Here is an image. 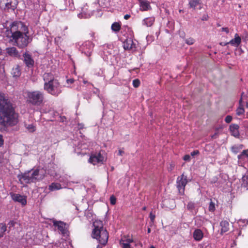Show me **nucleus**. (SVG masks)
<instances>
[{"label": "nucleus", "mask_w": 248, "mask_h": 248, "mask_svg": "<svg viewBox=\"0 0 248 248\" xmlns=\"http://www.w3.org/2000/svg\"><path fill=\"white\" fill-rule=\"evenodd\" d=\"M18 122V114L8 98L0 93V131H5L8 126L16 125Z\"/></svg>", "instance_id": "obj_1"}, {"label": "nucleus", "mask_w": 248, "mask_h": 248, "mask_svg": "<svg viewBox=\"0 0 248 248\" xmlns=\"http://www.w3.org/2000/svg\"><path fill=\"white\" fill-rule=\"evenodd\" d=\"M10 26V29H6L5 35L19 47L26 46L31 41L27 26L20 21L13 22Z\"/></svg>", "instance_id": "obj_2"}, {"label": "nucleus", "mask_w": 248, "mask_h": 248, "mask_svg": "<svg viewBox=\"0 0 248 248\" xmlns=\"http://www.w3.org/2000/svg\"><path fill=\"white\" fill-rule=\"evenodd\" d=\"M43 79L44 81V89L47 93L57 96L62 93V86L52 74L45 73L43 75Z\"/></svg>", "instance_id": "obj_3"}, {"label": "nucleus", "mask_w": 248, "mask_h": 248, "mask_svg": "<svg viewBox=\"0 0 248 248\" xmlns=\"http://www.w3.org/2000/svg\"><path fill=\"white\" fill-rule=\"evenodd\" d=\"M93 227L92 237L96 239L100 244L105 246L108 241V233L104 228L102 221L95 220L93 223Z\"/></svg>", "instance_id": "obj_4"}, {"label": "nucleus", "mask_w": 248, "mask_h": 248, "mask_svg": "<svg viewBox=\"0 0 248 248\" xmlns=\"http://www.w3.org/2000/svg\"><path fill=\"white\" fill-rule=\"evenodd\" d=\"M45 171L43 168L37 169L33 171L30 170L24 173L19 174L17 178L21 184L34 183L43 179Z\"/></svg>", "instance_id": "obj_5"}, {"label": "nucleus", "mask_w": 248, "mask_h": 248, "mask_svg": "<svg viewBox=\"0 0 248 248\" xmlns=\"http://www.w3.org/2000/svg\"><path fill=\"white\" fill-rule=\"evenodd\" d=\"M27 101L34 106H40L44 101V94L40 91H29L27 93Z\"/></svg>", "instance_id": "obj_6"}, {"label": "nucleus", "mask_w": 248, "mask_h": 248, "mask_svg": "<svg viewBox=\"0 0 248 248\" xmlns=\"http://www.w3.org/2000/svg\"><path fill=\"white\" fill-rule=\"evenodd\" d=\"M106 156L104 152L101 151L95 153L91 155L89 161L93 165H101L103 164L105 160Z\"/></svg>", "instance_id": "obj_7"}, {"label": "nucleus", "mask_w": 248, "mask_h": 248, "mask_svg": "<svg viewBox=\"0 0 248 248\" xmlns=\"http://www.w3.org/2000/svg\"><path fill=\"white\" fill-rule=\"evenodd\" d=\"M78 45L79 46V49L82 53H84L87 56H90L91 55L94 46L93 43L88 41L81 44L79 43Z\"/></svg>", "instance_id": "obj_8"}, {"label": "nucleus", "mask_w": 248, "mask_h": 248, "mask_svg": "<svg viewBox=\"0 0 248 248\" xmlns=\"http://www.w3.org/2000/svg\"><path fill=\"white\" fill-rule=\"evenodd\" d=\"M187 183V177L182 174L181 176H179L177 179V187L179 192L181 194L184 193L185 186Z\"/></svg>", "instance_id": "obj_9"}, {"label": "nucleus", "mask_w": 248, "mask_h": 248, "mask_svg": "<svg viewBox=\"0 0 248 248\" xmlns=\"http://www.w3.org/2000/svg\"><path fill=\"white\" fill-rule=\"evenodd\" d=\"M0 4L5 5L7 9L14 10L17 4V0H0Z\"/></svg>", "instance_id": "obj_10"}, {"label": "nucleus", "mask_w": 248, "mask_h": 248, "mask_svg": "<svg viewBox=\"0 0 248 248\" xmlns=\"http://www.w3.org/2000/svg\"><path fill=\"white\" fill-rule=\"evenodd\" d=\"M12 200L21 203L22 205H25L27 203L26 197L19 194L11 193L10 194Z\"/></svg>", "instance_id": "obj_11"}, {"label": "nucleus", "mask_w": 248, "mask_h": 248, "mask_svg": "<svg viewBox=\"0 0 248 248\" xmlns=\"http://www.w3.org/2000/svg\"><path fill=\"white\" fill-rule=\"evenodd\" d=\"M123 47L125 50H134L136 48V44L131 38H127L123 42Z\"/></svg>", "instance_id": "obj_12"}, {"label": "nucleus", "mask_w": 248, "mask_h": 248, "mask_svg": "<svg viewBox=\"0 0 248 248\" xmlns=\"http://www.w3.org/2000/svg\"><path fill=\"white\" fill-rule=\"evenodd\" d=\"M54 226L59 230L61 233L65 235L67 233V231L65 228V224L62 221H55L54 222Z\"/></svg>", "instance_id": "obj_13"}, {"label": "nucleus", "mask_w": 248, "mask_h": 248, "mask_svg": "<svg viewBox=\"0 0 248 248\" xmlns=\"http://www.w3.org/2000/svg\"><path fill=\"white\" fill-rule=\"evenodd\" d=\"M240 183L241 189L244 190L248 189V172H246L243 175L241 179L240 180Z\"/></svg>", "instance_id": "obj_14"}, {"label": "nucleus", "mask_w": 248, "mask_h": 248, "mask_svg": "<svg viewBox=\"0 0 248 248\" xmlns=\"http://www.w3.org/2000/svg\"><path fill=\"white\" fill-rule=\"evenodd\" d=\"M151 9L150 2L148 0H143L140 2V10L141 11H147Z\"/></svg>", "instance_id": "obj_15"}, {"label": "nucleus", "mask_w": 248, "mask_h": 248, "mask_svg": "<svg viewBox=\"0 0 248 248\" xmlns=\"http://www.w3.org/2000/svg\"><path fill=\"white\" fill-rule=\"evenodd\" d=\"M24 62L28 67H32L34 64V61L32 59L31 55L28 53H25L23 54Z\"/></svg>", "instance_id": "obj_16"}, {"label": "nucleus", "mask_w": 248, "mask_h": 248, "mask_svg": "<svg viewBox=\"0 0 248 248\" xmlns=\"http://www.w3.org/2000/svg\"><path fill=\"white\" fill-rule=\"evenodd\" d=\"M193 237L195 241H200L203 237V233L201 230L197 229L193 232Z\"/></svg>", "instance_id": "obj_17"}, {"label": "nucleus", "mask_w": 248, "mask_h": 248, "mask_svg": "<svg viewBox=\"0 0 248 248\" xmlns=\"http://www.w3.org/2000/svg\"><path fill=\"white\" fill-rule=\"evenodd\" d=\"M239 127L238 124H232L230 126V131L231 135L235 137H239Z\"/></svg>", "instance_id": "obj_18"}, {"label": "nucleus", "mask_w": 248, "mask_h": 248, "mask_svg": "<svg viewBox=\"0 0 248 248\" xmlns=\"http://www.w3.org/2000/svg\"><path fill=\"white\" fill-rule=\"evenodd\" d=\"M241 43V38L237 33L234 35V38L232 39L228 43L234 47H238Z\"/></svg>", "instance_id": "obj_19"}, {"label": "nucleus", "mask_w": 248, "mask_h": 248, "mask_svg": "<svg viewBox=\"0 0 248 248\" xmlns=\"http://www.w3.org/2000/svg\"><path fill=\"white\" fill-rule=\"evenodd\" d=\"M88 149V145L85 143H79L77 148L75 149V152L77 153L78 154H82L85 155L86 154V152L82 151L84 150H86Z\"/></svg>", "instance_id": "obj_20"}, {"label": "nucleus", "mask_w": 248, "mask_h": 248, "mask_svg": "<svg viewBox=\"0 0 248 248\" xmlns=\"http://www.w3.org/2000/svg\"><path fill=\"white\" fill-rule=\"evenodd\" d=\"M238 159L240 162L245 163L248 162V149L244 150L238 155Z\"/></svg>", "instance_id": "obj_21"}, {"label": "nucleus", "mask_w": 248, "mask_h": 248, "mask_svg": "<svg viewBox=\"0 0 248 248\" xmlns=\"http://www.w3.org/2000/svg\"><path fill=\"white\" fill-rule=\"evenodd\" d=\"M133 242L132 238L124 237L120 241V245L122 248H127L128 246H130V244Z\"/></svg>", "instance_id": "obj_22"}, {"label": "nucleus", "mask_w": 248, "mask_h": 248, "mask_svg": "<svg viewBox=\"0 0 248 248\" xmlns=\"http://www.w3.org/2000/svg\"><path fill=\"white\" fill-rule=\"evenodd\" d=\"M87 6H84V7L81 8V12L78 15V17L79 18H88L91 16L92 14L91 12H89L88 11V9L86 7Z\"/></svg>", "instance_id": "obj_23"}, {"label": "nucleus", "mask_w": 248, "mask_h": 248, "mask_svg": "<svg viewBox=\"0 0 248 248\" xmlns=\"http://www.w3.org/2000/svg\"><path fill=\"white\" fill-rule=\"evenodd\" d=\"M155 18L154 17H148L144 18L142 21V24L143 25L146 26V27H151L154 23Z\"/></svg>", "instance_id": "obj_24"}, {"label": "nucleus", "mask_w": 248, "mask_h": 248, "mask_svg": "<svg viewBox=\"0 0 248 248\" xmlns=\"http://www.w3.org/2000/svg\"><path fill=\"white\" fill-rule=\"evenodd\" d=\"M6 51L9 55L12 57H17L19 56L18 52L15 47L7 48Z\"/></svg>", "instance_id": "obj_25"}, {"label": "nucleus", "mask_w": 248, "mask_h": 248, "mask_svg": "<svg viewBox=\"0 0 248 248\" xmlns=\"http://www.w3.org/2000/svg\"><path fill=\"white\" fill-rule=\"evenodd\" d=\"M221 226V232H225L229 231V223L227 221L222 220L220 223Z\"/></svg>", "instance_id": "obj_26"}, {"label": "nucleus", "mask_w": 248, "mask_h": 248, "mask_svg": "<svg viewBox=\"0 0 248 248\" xmlns=\"http://www.w3.org/2000/svg\"><path fill=\"white\" fill-rule=\"evenodd\" d=\"M11 74L14 77H19L21 75V70L19 66L18 65L14 66L12 70Z\"/></svg>", "instance_id": "obj_27"}, {"label": "nucleus", "mask_w": 248, "mask_h": 248, "mask_svg": "<svg viewBox=\"0 0 248 248\" xmlns=\"http://www.w3.org/2000/svg\"><path fill=\"white\" fill-rule=\"evenodd\" d=\"M244 94V93H243L241 94V98L239 100L240 106L236 110V114L239 116L243 114L245 112L244 109L243 108V105L242 104V98Z\"/></svg>", "instance_id": "obj_28"}, {"label": "nucleus", "mask_w": 248, "mask_h": 248, "mask_svg": "<svg viewBox=\"0 0 248 248\" xmlns=\"http://www.w3.org/2000/svg\"><path fill=\"white\" fill-rule=\"evenodd\" d=\"M201 4V0H189L188 5L190 8L195 9L196 7Z\"/></svg>", "instance_id": "obj_29"}, {"label": "nucleus", "mask_w": 248, "mask_h": 248, "mask_svg": "<svg viewBox=\"0 0 248 248\" xmlns=\"http://www.w3.org/2000/svg\"><path fill=\"white\" fill-rule=\"evenodd\" d=\"M62 187L59 183H53L49 186V189L50 191H54L61 189Z\"/></svg>", "instance_id": "obj_30"}, {"label": "nucleus", "mask_w": 248, "mask_h": 248, "mask_svg": "<svg viewBox=\"0 0 248 248\" xmlns=\"http://www.w3.org/2000/svg\"><path fill=\"white\" fill-rule=\"evenodd\" d=\"M111 29L113 31L118 32L121 29V24L119 22H114L111 25Z\"/></svg>", "instance_id": "obj_31"}, {"label": "nucleus", "mask_w": 248, "mask_h": 248, "mask_svg": "<svg viewBox=\"0 0 248 248\" xmlns=\"http://www.w3.org/2000/svg\"><path fill=\"white\" fill-rule=\"evenodd\" d=\"M26 128L28 130L29 132L32 133L35 131V126L33 124H25Z\"/></svg>", "instance_id": "obj_32"}, {"label": "nucleus", "mask_w": 248, "mask_h": 248, "mask_svg": "<svg viewBox=\"0 0 248 248\" xmlns=\"http://www.w3.org/2000/svg\"><path fill=\"white\" fill-rule=\"evenodd\" d=\"M195 223L198 227H200L203 224V220L201 217H196L195 219Z\"/></svg>", "instance_id": "obj_33"}, {"label": "nucleus", "mask_w": 248, "mask_h": 248, "mask_svg": "<svg viewBox=\"0 0 248 248\" xmlns=\"http://www.w3.org/2000/svg\"><path fill=\"white\" fill-rule=\"evenodd\" d=\"M7 230V227L6 224L4 223H0V235H2V237H3L4 232Z\"/></svg>", "instance_id": "obj_34"}, {"label": "nucleus", "mask_w": 248, "mask_h": 248, "mask_svg": "<svg viewBox=\"0 0 248 248\" xmlns=\"http://www.w3.org/2000/svg\"><path fill=\"white\" fill-rule=\"evenodd\" d=\"M243 147V146L242 145H235L232 147V152L237 153L238 152L239 150L242 149Z\"/></svg>", "instance_id": "obj_35"}, {"label": "nucleus", "mask_w": 248, "mask_h": 248, "mask_svg": "<svg viewBox=\"0 0 248 248\" xmlns=\"http://www.w3.org/2000/svg\"><path fill=\"white\" fill-rule=\"evenodd\" d=\"M112 49L109 47L107 48V49H105L104 51H103V53L104 55H106L107 57L108 55H110L112 54Z\"/></svg>", "instance_id": "obj_36"}, {"label": "nucleus", "mask_w": 248, "mask_h": 248, "mask_svg": "<svg viewBox=\"0 0 248 248\" xmlns=\"http://www.w3.org/2000/svg\"><path fill=\"white\" fill-rule=\"evenodd\" d=\"M185 42L188 45H191L194 44V43L195 42V40L192 38H188L185 40Z\"/></svg>", "instance_id": "obj_37"}, {"label": "nucleus", "mask_w": 248, "mask_h": 248, "mask_svg": "<svg viewBox=\"0 0 248 248\" xmlns=\"http://www.w3.org/2000/svg\"><path fill=\"white\" fill-rule=\"evenodd\" d=\"M140 81L139 79H136L133 81V85L134 87H138L140 86Z\"/></svg>", "instance_id": "obj_38"}, {"label": "nucleus", "mask_w": 248, "mask_h": 248, "mask_svg": "<svg viewBox=\"0 0 248 248\" xmlns=\"http://www.w3.org/2000/svg\"><path fill=\"white\" fill-rule=\"evenodd\" d=\"M215 210V204L211 202L209 206V210L211 212H213Z\"/></svg>", "instance_id": "obj_39"}, {"label": "nucleus", "mask_w": 248, "mask_h": 248, "mask_svg": "<svg viewBox=\"0 0 248 248\" xmlns=\"http://www.w3.org/2000/svg\"><path fill=\"white\" fill-rule=\"evenodd\" d=\"M187 208L190 210H192L194 208V204L192 202H188L187 205Z\"/></svg>", "instance_id": "obj_40"}, {"label": "nucleus", "mask_w": 248, "mask_h": 248, "mask_svg": "<svg viewBox=\"0 0 248 248\" xmlns=\"http://www.w3.org/2000/svg\"><path fill=\"white\" fill-rule=\"evenodd\" d=\"M232 117L230 115H228L225 119V121L227 123H230L232 120Z\"/></svg>", "instance_id": "obj_41"}, {"label": "nucleus", "mask_w": 248, "mask_h": 248, "mask_svg": "<svg viewBox=\"0 0 248 248\" xmlns=\"http://www.w3.org/2000/svg\"><path fill=\"white\" fill-rule=\"evenodd\" d=\"M110 201L111 204L114 205L116 203V198L113 196H111L110 198Z\"/></svg>", "instance_id": "obj_42"}, {"label": "nucleus", "mask_w": 248, "mask_h": 248, "mask_svg": "<svg viewBox=\"0 0 248 248\" xmlns=\"http://www.w3.org/2000/svg\"><path fill=\"white\" fill-rule=\"evenodd\" d=\"M155 217V215L153 214V213L152 212H151L150 214V218L152 222H154Z\"/></svg>", "instance_id": "obj_43"}, {"label": "nucleus", "mask_w": 248, "mask_h": 248, "mask_svg": "<svg viewBox=\"0 0 248 248\" xmlns=\"http://www.w3.org/2000/svg\"><path fill=\"white\" fill-rule=\"evenodd\" d=\"M183 159L185 161H188L190 159V156L189 155H186L184 156Z\"/></svg>", "instance_id": "obj_44"}, {"label": "nucleus", "mask_w": 248, "mask_h": 248, "mask_svg": "<svg viewBox=\"0 0 248 248\" xmlns=\"http://www.w3.org/2000/svg\"><path fill=\"white\" fill-rule=\"evenodd\" d=\"M4 140L3 139V136L0 134V147L2 146L3 145Z\"/></svg>", "instance_id": "obj_45"}, {"label": "nucleus", "mask_w": 248, "mask_h": 248, "mask_svg": "<svg viewBox=\"0 0 248 248\" xmlns=\"http://www.w3.org/2000/svg\"><path fill=\"white\" fill-rule=\"evenodd\" d=\"M75 80L73 78H69L66 80V82L67 84H72L74 82Z\"/></svg>", "instance_id": "obj_46"}, {"label": "nucleus", "mask_w": 248, "mask_h": 248, "mask_svg": "<svg viewBox=\"0 0 248 248\" xmlns=\"http://www.w3.org/2000/svg\"><path fill=\"white\" fill-rule=\"evenodd\" d=\"M124 152L123 150L120 149L118 150V155L122 156L124 155Z\"/></svg>", "instance_id": "obj_47"}, {"label": "nucleus", "mask_w": 248, "mask_h": 248, "mask_svg": "<svg viewBox=\"0 0 248 248\" xmlns=\"http://www.w3.org/2000/svg\"><path fill=\"white\" fill-rule=\"evenodd\" d=\"M221 30V31H225L227 33H228L229 32V30L228 28L223 27V28H222Z\"/></svg>", "instance_id": "obj_48"}, {"label": "nucleus", "mask_w": 248, "mask_h": 248, "mask_svg": "<svg viewBox=\"0 0 248 248\" xmlns=\"http://www.w3.org/2000/svg\"><path fill=\"white\" fill-rule=\"evenodd\" d=\"M199 153V152L198 150H195L191 153V155L193 156L196 155H198Z\"/></svg>", "instance_id": "obj_49"}, {"label": "nucleus", "mask_w": 248, "mask_h": 248, "mask_svg": "<svg viewBox=\"0 0 248 248\" xmlns=\"http://www.w3.org/2000/svg\"><path fill=\"white\" fill-rule=\"evenodd\" d=\"M9 227H13L15 225V222L13 220L10 221L9 223Z\"/></svg>", "instance_id": "obj_50"}, {"label": "nucleus", "mask_w": 248, "mask_h": 248, "mask_svg": "<svg viewBox=\"0 0 248 248\" xmlns=\"http://www.w3.org/2000/svg\"><path fill=\"white\" fill-rule=\"evenodd\" d=\"M241 223H246L247 224L248 223V221L246 220H242V219H240L238 221V223L239 224H240Z\"/></svg>", "instance_id": "obj_51"}, {"label": "nucleus", "mask_w": 248, "mask_h": 248, "mask_svg": "<svg viewBox=\"0 0 248 248\" xmlns=\"http://www.w3.org/2000/svg\"><path fill=\"white\" fill-rule=\"evenodd\" d=\"M228 44H229V43H228V42H220L219 43V45L222 46H225Z\"/></svg>", "instance_id": "obj_52"}, {"label": "nucleus", "mask_w": 248, "mask_h": 248, "mask_svg": "<svg viewBox=\"0 0 248 248\" xmlns=\"http://www.w3.org/2000/svg\"><path fill=\"white\" fill-rule=\"evenodd\" d=\"M84 127V125L82 124H78V128L79 129H81Z\"/></svg>", "instance_id": "obj_53"}, {"label": "nucleus", "mask_w": 248, "mask_h": 248, "mask_svg": "<svg viewBox=\"0 0 248 248\" xmlns=\"http://www.w3.org/2000/svg\"><path fill=\"white\" fill-rule=\"evenodd\" d=\"M70 0H68V2H69V3H70ZM73 3H72V4H71H71H70V3H69V7L68 8V9L69 10H71L72 9V8H73Z\"/></svg>", "instance_id": "obj_54"}, {"label": "nucleus", "mask_w": 248, "mask_h": 248, "mask_svg": "<svg viewBox=\"0 0 248 248\" xmlns=\"http://www.w3.org/2000/svg\"><path fill=\"white\" fill-rule=\"evenodd\" d=\"M130 15L126 14V15H124V18L125 20H127L128 19H129L130 18Z\"/></svg>", "instance_id": "obj_55"}, {"label": "nucleus", "mask_w": 248, "mask_h": 248, "mask_svg": "<svg viewBox=\"0 0 248 248\" xmlns=\"http://www.w3.org/2000/svg\"><path fill=\"white\" fill-rule=\"evenodd\" d=\"M61 40V37H58L57 38H55V42H58L59 41H60Z\"/></svg>", "instance_id": "obj_56"}, {"label": "nucleus", "mask_w": 248, "mask_h": 248, "mask_svg": "<svg viewBox=\"0 0 248 248\" xmlns=\"http://www.w3.org/2000/svg\"><path fill=\"white\" fill-rule=\"evenodd\" d=\"M207 16H203L202 17V20H207Z\"/></svg>", "instance_id": "obj_57"}, {"label": "nucleus", "mask_w": 248, "mask_h": 248, "mask_svg": "<svg viewBox=\"0 0 248 248\" xmlns=\"http://www.w3.org/2000/svg\"><path fill=\"white\" fill-rule=\"evenodd\" d=\"M147 232H148V233H150V232H151V229L150 228H148Z\"/></svg>", "instance_id": "obj_58"}, {"label": "nucleus", "mask_w": 248, "mask_h": 248, "mask_svg": "<svg viewBox=\"0 0 248 248\" xmlns=\"http://www.w3.org/2000/svg\"><path fill=\"white\" fill-rule=\"evenodd\" d=\"M83 82L84 84H86L87 83V81L84 79L83 80Z\"/></svg>", "instance_id": "obj_59"}, {"label": "nucleus", "mask_w": 248, "mask_h": 248, "mask_svg": "<svg viewBox=\"0 0 248 248\" xmlns=\"http://www.w3.org/2000/svg\"><path fill=\"white\" fill-rule=\"evenodd\" d=\"M96 248H102L100 245H98L97 246Z\"/></svg>", "instance_id": "obj_60"}, {"label": "nucleus", "mask_w": 248, "mask_h": 248, "mask_svg": "<svg viewBox=\"0 0 248 248\" xmlns=\"http://www.w3.org/2000/svg\"><path fill=\"white\" fill-rule=\"evenodd\" d=\"M94 33H91V36L93 37H94Z\"/></svg>", "instance_id": "obj_61"}, {"label": "nucleus", "mask_w": 248, "mask_h": 248, "mask_svg": "<svg viewBox=\"0 0 248 248\" xmlns=\"http://www.w3.org/2000/svg\"><path fill=\"white\" fill-rule=\"evenodd\" d=\"M146 207H143L142 208V210H146Z\"/></svg>", "instance_id": "obj_62"}, {"label": "nucleus", "mask_w": 248, "mask_h": 248, "mask_svg": "<svg viewBox=\"0 0 248 248\" xmlns=\"http://www.w3.org/2000/svg\"><path fill=\"white\" fill-rule=\"evenodd\" d=\"M150 248H155L154 246H152L150 247Z\"/></svg>", "instance_id": "obj_63"}, {"label": "nucleus", "mask_w": 248, "mask_h": 248, "mask_svg": "<svg viewBox=\"0 0 248 248\" xmlns=\"http://www.w3.org/2000/svg\"><path fill=\"white\" fill-rule=\"evenodd\" d=\"M139 245L140 247H142V244H141V243H140L139 244Z\"/></svg>", "instance_id": "obj_64"}]
</instances>
